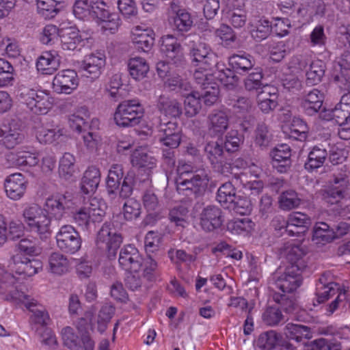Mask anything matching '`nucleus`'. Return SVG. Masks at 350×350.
<instances>
[{
	"label": "nucleus",
	"mask_w": 350,
	"mask_h": 350,
	"mask_svg": "<svg viewBox=\"0 0 350 350\" xmlns=\"http://www.w3.org/2000/svg\"><path fill=\"white\" fill-rule=\"evenodd\" d=\"M327 120H334L340 126L348 124L350 122V105H336L328 111Z\"/></svg>",
	"instance_id": "54"
},
{
	"label": "nucleus",
	"mask_w": 350,
	"mask_h": 350,
	"mask_svg": "<svg viewBox=\"0 0 350 350\" xmlns=\"http://www.w3.org/2000/svg\"><path fill=\"white\" fill-rule=\"evenodd\" d=\"M272 165L280 173L287 172L291 166V150L287 144H280L270 152Z\"/></svg>",
	"instance_id": "22"
},
{
	"label": "nucleus",
	"mask_w": 350,
	"mask_h": 350,
	"mask_svg": "<svg viewBox=\"0 0 350 350\" xmlns=\"http://www.w3.org/2000/svg\"><path fill=\"white\" fill-rule=\"evenodd\" d=\"M262 320L265 325L274 327L284 321V316L279 306L274 304L266 307L262 314Z\"/></svg>",
	"instance_id": "49"
},
{
	"label": "nucleus",
	"mask_w": 350,
	"mask_h": 350,
	"mask_svg": "<svg viewBox=\"0 0 350 350\" xmlns=\"http://www.w3.org/2000/svg\"><path fill=\"white\" fill-rule=\"evenodd\" d=\"M334 239V229L325 222L317 223L313 232L312 240L317 244H325Z\"/></svg>",
	"instance_id": "41"
},
{
	"label": "nucleus",
	"mask_w": 350,
	"mask_h": 350,
	"mask_svg": "<svg viewBox=\"0 0 350 350\" xmlns=\"http://www.w3.org/2000/svg\"><path fill=\"white\" fill-rule=\"evenodd\" d=\"M204 151L206 157L215 168L219 170L224 159V147L217 141H211L206 143Z\"/></svg>",
	"instance_id": "37"
},
{
	"label": "nucleus",
	"mask_w": 350,
	"mask_h": 350,
	"mask_svg": "<svg viewBox=\"0 0 350 350\" xmlns=\"http://www.w3.org/2000/svg\"><path fill=\"white\" fill-rule=\"evenodd\" d=\"M59 37L64 50L75 51L83 42L79 31L74 27L61 29Z\"/></svg>",
	"instance_id": "35"
},
{
	"label": "nucleus",
	"mask_w": 350,
	"mask_h": 350,
	"mask_svg": "<svg viewBox=\"0 0 350 350\" xmlns=\"http://www.w3.org/2000/svg\"><path fill=\"white\" fill-rule=\"evenodd\" d=\"M260 109L265 113L273 111L278 106L277 90L271 86L265 85L257 96Z\"/></svg>",
	"instance_id": "28"
},
{
	"label": "nucleus",
	"mask_w": 350,
	"mask_h": 350,
	"mask_svg": "<svg viewBox=\"0 0 350 350\" xmlns=\"http://www.w3.org/2000/svg\"><path fill=\"white\" fill-rule=\"evenodd\" d=\"M157 107L162 114L170 118H180L183 113L181 103L165 94L158 96Z\"/></svg>",
	"instance_id": "25"
},
{
	"label": "nucleus",
	"mask_w": 350,
	"mask_h": 350,
	"mask_svg": "<svg viewBox=\"0 0 350 350\" xmlns=\"http://www.w3.org/2000/svg\"><path fill=\"white\" fill-rule=\"evenodd\" d=\"M61 334L64 345L70 350H94L95 342L86 332L79 338L74 329L67 326L62 329Z\"/></svg>",
	"instance_id": "10"
},
{
	"label": "nucleus",
	"mask_w": 350,
	"mask_h": 350,
	"mask_svg": "<svg viewBox=\"0 0 350 350\" xmlns=\"http://www.w3.org/2000/svg\"><path fill=\"white\" fill-rule=\"evenodd\" d=\"M20 97L22 102L36 114H46L52 106L49 94L43 90L23 87Z\"/></svg>",
	"instance_id": "5"
},
{
	"label": "nucleus",
	"mask_w": 350,
	"mask_h": 350,
	"mask_svg": "<svg viewBox=\"0 0 350 350\" xmlns=\"http://www.w3.org/2000/svg\"><path fill=\"white\" fill-rule=\"evenodd\" d=\"M159 142L170 149L178 147L181 142V129L176 122L161 124L159 129Z\"/></svg>",
	"instance_id": "17"
},
{
	"label": "nucleus",
	"mask_w": 350,
	"mask_h": 350,
	"mask_svg": "<svg viewBox=\"0 0 350 350\" xmlns=\"http://www.w3.org/2000/svg\"><path fill=\"white\" fill-rule=\"evenodd\" d=\"M105 65V56L100 52L86 55L81 64V69L85 72L83 75L91 79H97Z\"/></svg>",
	"instance_id": "19"
},
{
	"label": "nucleus",
	"mask_w": 350,
	"mask_h": 350,
	"mask_svg": "<svg viewBox=\"0 0 350 350\" xmlns=\"http://www.w3.org/2000/svg\"><path fill=\"white\" fill-rule=\"evenodd\" d=\"M301 270L295 266H288L285 272L278 278L275 285L282 293H292L302 283Z\"/></svg>",
	"instance_id": "16"
},
{
	"label": "nucleus",
	"mask_w": 350,
	"mask_h": 350,
	"mask_svg": "<svg viewBox=\"0 0 350 350\" xmlns=\"http://www.w3.org/2000/svg\"><path fill=\"white\" fill-rule=\"evenodd\" d=\"M124 218L127 221H133L139 218L142 213V206L137 200L131 198L127 199L122 207Z\"/></svg>",
	"instance_id": "55"
},
{
	"label": "nucleus",
	"mask_w": 350,
	"mask_h": 350,
	"mask_svg": "<svg viewBox=\"0 0 350 350\" xmlns=\"http://www.w3.org/2000/svg\"><path fill=\"white\" fill-rule=\"evenodd\" d=\"M172 29L183 33L189 31L193 26V20L190 14L185 10H178L171 22Z\"/></svg>",
	"instance_id": "44"
},
{
	"label": "nucleus",
	"mask_w": 350,
	"mask_h": 350,
	"mask_svg": "<svg viewBox=\"0 0 350 350\" xmlns=\"http://www.w3.org/2000/svg\"><path fill=\"white\" fill-rule=\"evenodd\" d=\"M347 180L345 177H334L331 185L321 191L322 199L327 204L338 203L343 197Z\"/></svg>",
	"instance_id": "24"
},
{
	"label": "nucleus",
	"mask_w": 350,
	"mask_h": 350,
	"mask_svg": "<svg viewBox=\"0 0 350 350\" xmlns=\"http://www.w3.org/2000/svg\"><path fill=\"white\" fill-rule=\"evenodd\" d=\"M282 253L290 262L289 266H295L300 270H303L306 267L303 260V257L306 254V250L302 244L287 243Z\"/></svg>",
	"instance_id": "26"
},
{
	"label": "nucleus",
	"mask_w": 350,
	"mask_h": 350,
	"mask_svg": "<svg viewBox=\"0 0 350 350\" xmlns=\"http://www.w3.org/2000/svg\"><path fill=\"white\" fill-rule=\"evenodd\" d=\"M124 175L123 167L120 164H113L109 170L107 178V188L109 194H114L119 188Z\"/></svg>",
	"instance_id": "50"
},
{
	"label": "nucleus",
	"mask_w": 350,
	"mask_h": 350,
	"mask_svg": "<svg viewBox=\"0 0 350 350\" xmlns=\"http://www.w3.org/2000/svg\"><path fill=\"white\" fill-rule=\"evenodd\" d=\"M282 335L275 330L261 333L257 340L258 347L262 350H273L277 348Z\"/></svg>",
	"instance_id": "47"
},
{
	"label": "nucleus",
	"mask_w": 350,
	"mask_h": 350,
	"mask_svg": "<svg viewBox=\"0 0 350 350\" xmlns=\"http://www.w3.org/2000/svg\"><path fill=\"white\" fill-rule=\"evenodd\" d=\"M200 225L207 232L219 228L224 221L221 210L214 205L205 207L200 213Z\"/></svg>",
	"instance_id": "20"
},
{
	"label": "nucleus",
	"mask_w": 350,
	"mask_h": 350,
	"mask_svg": "<svg viewBox=\"0 0 350 350\" xmlns=\"http://www.w3.org/2000/svg\"><path fill=\"white\" fill-rule=\"evenodd\" d=\"M144 113V109L138 100H126L118 105L114 120L120 126H134L140 122Z\"/></svg>",
	"instance_id": "3"
},
{
	"label": "nucleus",
	"mask_w": 350,
	"mask_h": 350,
	"mask_svg": "<svg viewBox=\"0 0 350 350\" xmlns=\"http://www.w3.org/2000/svg\"><path fill=\"white\" fill-rule=\"evenodd\" d=\"M185 113L187 117H193L197 115L202 107L200 95L198 92L189 94L185 98Z\"/></svg>",
	"instance_id": "56"
},
{
	"label": "nucleus",
	"mask_w": 350,
	"mask_h": 350,
	"mask_svg": "<svg viewBox=\"0 0 350 350\" xmlns=\"http://www.w3.org/2000/svg\"><path fill=\"white\" fill-rule=\"evenodd\" d=\"M27 182L21 173L10 175L5 180L4 187L7 196L12 200L21 199L27 189Z\"/></svg>",
	"instance_id": "23"
},
{
	"label": "nucleus",
	"mask_w": 350,
	"mask_h": 350,
	"mask_svg": "<svg viewBox=\"0 0 350 350\" xmlns=\"http://www.w3.org/2000/svg\"><path fill=\"white\" fill-rule=\"evenodd\" d=\"M64 136V130L59 125L54 128L42 129L37 131L36 137L40 143L52 144L59 142Z\"/></svg>",
	"instance_id": "51"
},
{
	"label": "nucleus",
	"mask_w": 350,
	"mask_h": 350,
	"mask_svg": "<svg viewBox=\"0 0 350 350\" xmlns=\"http://www.w3.org/2000/svg\"><path fill=\"white\" fill-rule=\"evenodd\" d=\"M15 70L10 62L0 58V87L12 85L14 81Z\"/></svg>",
	"instance_id": "59"
},
{
	"label": "nucleus",
	"mask_w": 350,
	"mask_h": 350,
	"mask_svg": "<svg viewBox=\"0 0 350 350\" xmlns=\"http://www.w3.org/2000/svg\"><path fill=\"white\" fill-rule=\"evenodd\" d=\"M288 220L290 228L299 229L297 234H304L311 224L310 218L306 214L300 212L290 215Z\"/></svg>",
	"instance_id": "58"
},
{
	"label": "nucleus",
	"mask_w": 350,
	"mask_h": 350,
	"mask_svg": "<svg viewBox=\"0 0 350 350\" xmlns=\"http://www.w3.org/2000/svg\"><path fill=\"white\" fill-rule=\"evenodd\" d=\"M327 157V150L324 148L315 146L308 154V161L305 163V168L310 171L317 169L323 165Z\"/></svg>",
	"instance_id": "43"
},
{
	"label": "nucleus",
	"mask_w": 350,
	"mask_h": 350,
	"mask_svg": "<svg viewBox=\"0 0 350 350\" xmlns=\"http://www.w3.org/2000/svg\"><path fill=\"white\" fill-rule=\"evenodd\" d=\"M228 63L237 74L244 75L253 70L255 62L253 57L245 53L233 54L228 57Z\"/></svg>",
	"instance_id": "29"
},
{
	"label": "nucleus",
	"mask_w": 350,
	"mask_h": 350,
	"mask_svg": "<svg viewBox=\"0 0 350 350\" xmlns=\"http://www.w3.org/2000/svg\"><path fill=\"white\" fill-rule=\"evenodd\" d=\"M22 302L24 304L25 307L32 312V315L31 317L32 321L36 324L42 325V327L47 324L46 321L49 319L48 314L43 310L38 309L34 310L33 308L37 305L36 300L29 297V300L24 299Z\"/></svg>",
	"instance_id": "60"
},
{
	"label": "nucleus",
	"mask_w": 350,
	"mask_h": 350,
	"mask_svg": "<svg viewBox=\"0 0 350 350\" xmlns=\"http://www.w3.org/2000/svg\"><path fill=\"white\" fill-rule=\"evenodd\" d=\"M88 118V110L82 108L81 110L78 111L69 117L70 127L79 133L85 132L88 128V123L86 122Z\"/></svg>",
	"instance_id": "62"
},
{
	"label": "nucleus",
	"mask_w": 350,
	"mask_h": 350,
	"mask_svg": "<svg viewBox=\"0 0 350 350\" xmlns=\"http://www.w3.org/2000/svg\"><path fill=\"white\" fill-rule=\"evenodd\" d=\"M217 70L213 72V79H217L224 86L229 90L234 89L238 82V77L235 75L233 69L227 68H220L217 63L215 65Z\"/></svg>",
	"instance_id": "40"
},
{
	"label": "nucleus",
	"mask_w": 350,
	"mask_h": 350,
	"mask_svg": "<svg viewBox=\"0 0 350 350\" xmlns=\"http://www.w3.org/2000/svg\"><path fill=\"white\" fill-rule=\"evenodd\" d=\"M323 99V93L314 88L308 92H305L299 99L300 107L306 115L310 116L315 115L320 111Z\"/></svg>",
	"instance_id": "21"
},
{
	"label": "nucleus",
	"mask_w": 350,
	"mask_h": 350,
	"mask_svg": "<svg viewBox=\"0 0 350 350\" xmlns=\"http://www.w3.org/2000/svg\"><path fill=\"white\" fill-rule=\"evenodd\" d=\"M78 85L77 74L71 69L59 71L53 81V88L55 92L59 94H70L77 89Z\"/></svg>",
	"instance_id": "15"
},
{
	"label": "nucleus",
	"mask_w": 350,
	"mask_h": 350,
	"mask_svg": "<svg viewBox=\"0 0 350 350\" xmlns=\"http://www.w3.org/2000/svg\"><path fill=\"white\" fill-rule=\"evenodd\" d=\"M190 56L195 66L211 70L216 64V55L204 44H199L190 50Z\"/></svg>",
	"instance_id": "18"
},
{
	"label": "nucleus",
	"mask_w": 350,
	"mask_h": 350,
	"mask_svg": "<svg viewBox=\"0 0 350 350\" xmlns=\"http://www.w3.org/2000/svg\"><path fill=\"white\" fill-rule=\"evenodd\" d=\"M232 181L223 183L218 189L216 199L217 202L224 208H226L230 203L235 200L236 189Z\"/></svg>",
	"instance_id": "42"
},
{
	"label": "nucleus",
	"mask_w": 350,
	"mask_h": 350,
	"mask_svg": "<svg viewBox=\"0 0 350 350\" xmlns=\"http://www.w3.org/2000/svg\"><path fill=\"white\" fill-rule=\"evenodd\" d=\"M161 51L166 58L176 66H181L185 62L183 49L177 38L172 35L162 38Z\"/></svg>",
	"instance_id": "12"
},
{
	"label": "nucleus",
	"mask_w": 350,
	"mask_h": 350,
	"mask_svg": "<svg viewBox=\"0 0 350 350\" xmlns=\"http://www.w3.org/2000/svg\"><path fill=\"white\" fill-rule=\"evenodd\" d=\"M105 204L96 198L73 213L75 223L81 228L88 230L91 224L102 221L105 215Z\"/></svg>",
	"instance_id": "4"
},
{
	"label": "nucleus",
	"mask_w": 350,
	"mask_h": 350,
	"mask_svg": "<svg viewBox=\"0 0 350 350\" xmlns=\"http://www.w3.org/2000/svg\"><path fill=\"white\" fill-rule=\"evenodd\" d=\"M127 66L129 75L136 81L144 79L149 71V65L146 60L139 57L131 58Z\"/></svg>",
	"instance_id": "39"
},
{
	"label": "nucleus",
	"mask_w": 350,
	"mask_h": 350,
	"mask_svg": "<svg viewBox=\"0 0 350 350\" xmlns=\"http://www.w3.org/2000/svg\"><path fill=\"white\" fill-rule=\"evenodd\" d=\"M122 242V237L118 234L111 224L105 223L97 234L96 243L100 248H105L109 259L116 257L117 251Z\"/></svg>",
	"instance_id": "7"
},
{
	"label": "nucleus",
	"mask_w": 350,
	"mask_h": 350,
	"mask_svg": "<svg viewBox=\"0 0 350 350\" xmlns=\"http://www.w3.org/2000/svg\"><path fill=\"white\" fill-rule=\"evenodd\" d=\"M51 219L44 210L40 215H37L27 226L31 232L37 233L41 239H46L51 234Z\"/></svg>",
	"instance_id": "31"
},
{
	"label": "nucleus",
	"mask_w": 350,
	"mask_h": 350,
	"mask_svg": "<svg viewBox=\"0 0 350 350\" xmlns=\"http://www.w3.org/2000/svg\"><path fill=\"white\" fill-rule=\"evenodd\" d=\"M272 297L275 305L286 313L293 312L297 307L295 295L291 293L275 292Z\"/></svg>",
	"instance_id": "45"
},
{
	"label": "nucleus",
	"mask_w": 350,
	"mask_h": 350,
	"mask_svg": "<svg viewBox=\"0 0 350 350\" xmlns=\"http://www.w3.org/2000/svg\"><path fill=\"white\" fill-rule=\"evenodd\" d=\"M8 267L11 271L14 272L22 279L31 277L42 268V263L36 259L22 258L20 256H14L9 262Z\"/></svg>",
	"instance_id": "14"
},
{
	"label": "nucleus",
	"mask_w": 350,
	"mask_h": 350,
	"mask_svg": "<svg viewBox=\"0 0 350 350\" xmlns=\"http://www.w3.org/2000/svg\"><path fill=\"white\" fill-rule=\"evenodd\" d=\"M25 138L23 126L19 120H12L0 128V144L8 149H12L22 144Z\"/></svg>",
	"instance_id": "8"
},
{
	"label": "nucleus",
	"mask_w": 350,
	"mask_h": 350,
	"mask_svg": "<svg viewBox=\"0 0 350 350\" xmlns=\"http://www.w3.org/2000/svg\"><path fill=\"white\" fill-rule=\"evenodd\" d=\"M60 57L55 51H44L38 58L36 67L43 74L51 75L59 67Z\"/></svg>",
	"instance_id": "27"
},
{
	"label": "nucleus",
	"mask_w": 350,
	"mask_h": 350,
	"mask_svg": "<svg viewBox=\"0 0 350 350\" xmlns=\"http://www.w3.org/2000/svg\"><path fill=\"white\" fill-rule=\"evenodd\" d=\"M252 38L256 42H261L271 34L272 27L270 21L265 17L254 18L249 23Z\"/></svg>",
	"instance_id": "33"
},
{
	"label": "nucleus",
	"mask_w": 350,
	"mask_h": 350,
	"mask_svg": "<svg viewBox=\"0 0 350 350\" xmlns=\"http://www.w3.org/2000/svg\"><path fill=\"white\" fill-rule=\"evenodd\" d=\"M209 177L204 170L193 171L189 164H183L177 168V177L175 179L177 192L191 202L205 193Z\"/></svg>",
	"instance_id": "1"
},
{
	"label": "nucleus",
	"mask_w": 350,
	"mask_h": 350,
	"mask_svg": "<svg viewBox=\"0 0 350 350\" xmlns=\"http://www.w3.org/2000/svg\"><path fill=\"white\" fill-rule=\"evenodd\" d=\"M208 120V129L212 135H222L228 128L229 118L224 111H219L210 113Z\"/></svg>",
	"instance_id": "32"
},
{
	"label": "nucleus",
	"mask_w": 350,
	"mask_h": 350,
	"mask_svg": "<svg viewBox=\"0 0 350 350\" xmlns=\"http://www.w3.org/2000/svg\"><path fill=\"white\" fill-rule=\"evenodd\" d=\"M285 334L289 340H294L298 342H301L303 338H310V328L308 326L288 323L285 327Z\"/></svg>",
	"instance_id": "48"
},
{
	"label": "nucleus",
	"mask_w": 350,
	"mask_h": 350,
	"mask_svg": "<svg viewBox=\"0 0 350 350\" xmlns=\"http://www.w3.org/2000/svg\"><path fill=\"white\" fill-rule=\"evenodd\" d=\"M48 262L49 271L53 274L62 275L69 270V260L59 252H52L49 256Z\"/></svg>",
	"instance_id": "36"
},
{
	"label": "nucleus",
	"mask_w": 350,
	"mask_h": 350,
	"mask_svg": "<svg viewBox=\"0 0 350 350\" xmlns=\"http://www.w3.org/2000/svg\"><path fill=\"white\" fill-rule=\"evenodd\" d=\"M308 127L303 120L294 118L291 122L288 137L301 142L305 141L308 137Z\"/></svg>",
	"instance_id": "53"
},
{
	"label": "nucleus",
	"mask_w": 350,
	"mask_h": 350,
	"mask_svg": "<svg viewBox=\"0 0 350 350\" xmlns=\"http://www.w3.org/2000/svg\"><path fill=\"white\" fill-rule=\"evenodd\" d=\"M100 181V172L95 166L89 167L85 172L81 182V190L84 194L96 191Z\"/></svg>",
	"instance_id": "34"
},
{
	"label": "nucleus",
	"mask_w": 350,
	"mask_h": 350,
	"mask_svg": "<svg viewBox=\"0 0 350 350\" xmlns=\"http://www.w3.org/2000/svg\"><path fill=\"white\" fill-rule=\"evenodd\" d=\"M154 33L152 29L137 28L133 34V43L139 51L148 53L154 44Z\"/></svg>",
	"instance_id": "30"
},
{
	"label": "nucleus",
	"mask_w": 350,
	"mask_h": 350,
	"mask_svg": "<svg viewBox=\"0 0 350 350\" xmlns=\"http://www.w3.org/2000/svg\"><path fill=\"white\" fill-rule=\"evenodd\" d=\"M131 161L133 166L152 168L156 160L144 151L136 150L132 154Z\"/></svg>",
	"instance_id": "64"
},
{
	"label": "nucleus",
	"mask_w": 350,
	"mask_h": 350,
	"mask_svg": "<svg viewBox=\"0 0 350 350\" xmlns=\"http://www.w3.org/2000/svg\"><path fill=\"white\" fill-rule=\"evenodd\" d=\"M90 14L103 23L104 29L113 33L120 24L119 15L111 12L109 6L103 0H90Z\"/></svg>",
	"instance_id": "6"
},
{
	"label": "nucleus",
	"mask_w": 350,
	"mask_h": 350,
	"mask_svg": "<svg viewBox=\"0 0 350 350\" xmlns=\"http://www.w3.org/2000/svg\"><path fill=\"white\" fill-rule=\"evenodd\" d=\"M118 262L120 266L126 271L137 273L144 269V275L148 280L152 278V272L157 267V262L150 256L145 259L138 250L127 245L122 247L119 254Z\"/></svg>",
	"instance_id": "2"
},
{
	"label": "nucleus",
	"mask_w": 350,
	"mask_h": 350,
	"mask_svg": "<svg viewBox=\"0 0 350 350\" xmlns=\"http://www.w3.org/2000/svg\"><path fill=\"white\" fill-rule=\"evenodd\" d=\"M273 139L268 125L263 122H258L254 132V142L256 146L262 150H266L270 146Z\"/></svg>",
	"instance_id": "38"
},
{
	"label": "nucleus",
	"mask_w": 350,
	"mask_h": 350,
	"mask_svg": "<svg viewBox=\"0 0 350 350\" xmlns=\"http://www.w3.org/2000/svg\"><path fill=\"white\" fill-rule=\"evenodd\" d=\"M244 136L237 130H230L227 133L224 142V147L228 152H235L243 144Z\"/></svg>",
	"instance_id": "57"
},
{
	"label": "nucleus",
	"mask_w": 350,
	"mask_h": 350,
	"mask_svg": "<svg viewBox=\"0 0 350 350\" xmlns=\"http://www.w3.org/2000/svg\"><path fill=\"white\" fill-rule=\"evenodd\" d=\"M18 278H16L13 273L6 271L3 268L0 267V293L5 295V299H18L22 301L25 299H29V295H25L23 292L18 291L15 284Z\"/></svg>",
	"instance_id": "13"
},
{
	"label": "nucleus",
	"mask_w": 350,
	"mask_h": 350,
	"mask_svg": "<svg viewBox=\"0 0 350 350\" xmlns=\"http://www.w3.org/2000/svg\"><path fill=\"white\" fill-rule=\"evenodd\" d=\"M57 245L65 253L75 254L81 245L79 233L70 225L63 226L56 235Z\"/></svg>",
	"instance_id": "9"
},
{
	"label": "nucleus",
	"mask_w": 350,
	"mask_h": 350,
	"mask_svg": "<svg viewBox=\"0 0 350 350\" xmlns=\"http://www.w3.org/2000/svg\"><path fill=\"white\" fill-rule=\"evenodd\" d=\"M74 205L72 196L68 194H57L49 197L44 203V211L47 215L55 219H61L67 210Z\"/></svg>",
	"instance_id": "11"
},
{
	"label": "nucleus",
	"mask_w": 350,
	"mask_h": 350,
	"mask_svg": "<svg viewBox=\"0 0 350 350\" xmlns=\"http://www.w3.org/2000/svg\"><path fill=\"white\" fill-rule=\"evenodd\" d=\"M301 202L299 195L293 189H288L282 193L280 196V206L282 210L290 211L298 207Z\"/></svg>",
	"instance_id": "52"
},
{
	"label": "nucleus",
	"mask_w": 350,
	"mask_h": 350,
	"mask_svg": "<svg viewBox=\"0 0 350 350\" xmlns=\"http://www.w3.org/2000/svg\"><path fill=\"white\" fill-rule=\"evenodd\" d=\"M75 157L69 152L64 154L59 161V174L65 179H69L75 172Z\"/></svg>",
	"instance_id": "61"
},
{
	"label": "nucleus",
	"mask_w": 350,
	"mask_h": 350,
	"mask_svg": "<svg viewBox=\"0 0 350 350\" xmlns=\"http://www.w3.org/2000/svg\"><path fill=\"white\" fill-rule=\"evenodd\" d=\"M189 208L185 204H180L172 208L169 213V219L176 226L185 227L188 217Z\"/></svg>",
	"instance_id": "63"
},
{
	"label": "nucleus",
	"mask_w": 350,
	"mask_h": 350,
	"mask_svg": "<svg viewBox=\"0 0 350 350\" xmlns=\"http://www.w3.org/2000/svg\"><path fill=\"white\" fill-rule=\"evenodd\" d=\"M325 64L320 60L312 62L309 69L306 73V82L308 85H315L319 83L325 75Z\"/></svg>",
	"instance_id": "46"
}]
</instances>
